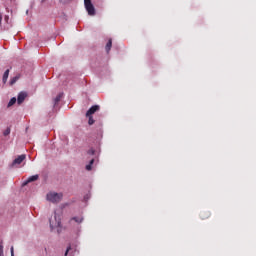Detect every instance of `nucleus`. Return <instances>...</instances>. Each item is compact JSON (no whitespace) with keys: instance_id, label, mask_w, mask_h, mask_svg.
Masks as SVG:
<instances>
[{"instance_id":"9d476101","label":"nucleus","mask_w":256,"mask_h":256,"mask_svg":"<svg viewBox=\"0 0 256 256\" xmlns=\"http://www.w3.org/2000/svg\"><path fill=\"white\" fill-rule=\"evenodd\" d=\"M111 47H113V40L109 39L105 47L107 53L111 51Z\"/></svg>"},{"instance_id":"aec40b11","label":"nucleus","mask_w":256,"mask_h":256,"mask_svg":"<svg viewBox=\"0 0 256 256\" xmlns=\"http://www.w3.org/2000/svg\"><path fill=\"white\" fill-rule=\"evenodd\" d=\"M0 256H3V245H0Z\"/></svg>"},{"instance_id":"6ab92c4d","label":"nucleus","mask_w":256,"mask_h":256,"mask_svg":"<svg viewBox=\"0 0 256 256\" xmlns=\"http://www.w3.org/2000/svg\"><path fill=\"white\" fill-rule=\"evenodd\" d=\"M2 23H3V15L0 13V27H1Z\"/></svg>"},{"instance_id":"4be33fe9","label":"nucleus","mask_w":256,"mask_h":256,"mask_svg":"<svg viewBox=\"0 0 256 256\" xmlns=\"http://www.w3.org/2000/svg\"><path fill=\"white\" fill-rule=\"evenodd\" d=\"M70 249H71V247H68V248H67V250H66V252H65V256H67V255H68V253H69Z\"/></svg>"},{"instance_id":"9b49d317","label":"nucleus","mask_w":256,"mask_h":256,"mask_svg":"<svg viewBox=\"0 0 256 256\" xmlns=\"http://www.w3.org/2000/svg\"><path fill=\"white\" fill-rule=\"evenodd\" d=\"M7 79H9V69H7L3 74V78H2L3 83H7Z\"/></svg>"},{"instance_id":"f8f14e48","label":"nucleus","mask_w":256,"mask_h":256,"mask_svg":"<svg viewBox=\"0 0 256 256\" xmlns=\"http://www.w3.org/2000/svg\"><path fill=\"white\" fill-rule=\"evenodd\" d=\"M20 77H21L20 75H17L15 77L11 78L10 85H15L17 83V81H19Z\"/></svg>"},{"instance_id":"20e7f679","label":"nucleus","mask_w":256,"mask_h":256,"mask_svg":"<svg viewBox=\"0 0 256 256\" xmlns=\"http://www.w3.org/2000/svg\"><path fill=\"white\" fill-rule=\"evenodd\" d=\"M101 107L99 105H94L92 106L87 112H86V117H91L92 115H95L97 111H99Z\"/></svg>"},{"instance_id":"39448f33","label":"nucleus","mask_w":256,"mask_h":256,"mask_svg":"<svg viewBox=\"0 0 256 256\" xmlns=\"http://www.w3.org/2000/svg\"><path fill=\"white\" fill-rule=\"evenodd\" d=\"M24 159H26L25 154H22V155L18 156L12 162V167H15V165H21L23 163Z\"/></svg>"},{"instance_id":"f3484780","label":"nucleus","mask_w":256,"mask_h":256,"mask_svg":"<svg viewBox=\"0 0 256 256\" xmlns=\"http://www.w3.org/2000/svg\"><path fill=\"white\" fill-rule=\"evenodd\" d=\"M11 133V128H7L5 131H4V136L7 137V135H10Z\"/></svg>"},{"instance_id":"f03ea898","label":"nucleus","mask_w":256,"mask_h":256,"mask_svg":"<svg viewBox=\"0 0 256 256\" xmlns=\"http://www.w3.org/2000/svg\"><path fill=\"white\" fill-rule=\"evenodd\" d=\"M49 222L51 229H57V227H61V216L54 212V216L50 218Z\"/></svg>"},{"instance_id":"423d86ee","label":"nucleus","mask_w":256,"mask_h":256,"mask_svg":"<svg viewBox=\"0 0 256 256\" xmlns=\"http://www.w3.org/2000/svg\"><path fill=\"white\" fill-rule=\"evenodd\" d=\"M25 99H27V92H20L17 97L18 105H21V103H23V101H25Z\"/></svg>"},{"instance_id":"412c9836","label":"nucleus","mask_w":256,"mask_h":256,"mask_svg":"<svg viewBox=\"0 0 256 256\" xmlns=\"http://www.w3.org/2000/svg\"><path fill=\"white\" fill-rule=\"evenodd\" d=\"M11 256H15V252H14L13 246L11 247Z\"/></svg>"},{"instance_id":"f257e3e1","label":"nucleus","mask_w":256,"mask_h":256,"mask_svg":"<svg viewBox=\"0 0 256 256\" xmlns=\"http://www.w3.org/2000/svg\"><path fill=\"white\" fill-rule=\"evenodd\" d=\"M46 199L47 201H50V203H60L63 199V193L49 192L46 195Z\"/></svg>"},{"instance_id":"2eb2a0df","label":"nucleus","mask_w":256,"mask_h":256,"mask_svg":"<svg viewBox=\"0 0 256 256\" xmlns=\"http://www.w3.org/2000/svg\"><path fill=\"white\" fill-rule=\"evenodd\" d=\"M16 103H17V98L13 97L10 99L8 103V107H13V105H15Z\"/></svg>"},{"instance_id":"0eeeda50","label":"nucleus","mask_w":256,"mask_h":256,"mask_svg":"<svg viewBox=\"0 0 256 256\" xmlns=\"http://www.w3.org/2000/svg\"><path fill=\"white\" fill-rule=\"evenodd\" d=\"M73 221L79 225V224L83 223V217H72L69 220V225H73Z\"/></svg>"},{"instance_id":"7ed1b4c3","label":"nucleus","mask_w":256,"mask_h":256,"mask_svg":"<svg viewBox=\"0 0 256 256\" xmlns=\"http://www.w3.org/2000/svg\"><path fill=\"white\" fill-rule=\"evenodd\" d=\"M84 5L88 15L90 16L95 15V6H93V3L91 2V0H84Z\"/></svg>"},{"instance_id":"a211bd4d","label":"nucleus","mask_w":256,"mask_h":256,"mask_svg":"<svg viewBox=\"0 0 256 256\" xmlns=\"http://www.w3.org/2000/svg\"><path fill=\"white\" fill-rule=\"evenodd\" d=\"M88 155H95V150L93 148L87 151Z\"/></svg>"},{"instance_id":"5701e85b","label":"nucleus","mask_w":256,"mask_h":256,"mask_svg":"<svg viewBox=\"0 0 256 256\" xmlns=\"http://www.w3.org/2000/svg\"><path fill=\"white\" fill-rule=\"evenodd\" d=\"M61 2L65 1V0H60Z\"/></svg>"},{"instance_id":"dca6fc26","label":"nucleus","mask_w":256,"mask_h":256,"mask_svg":"<svg viewBox=\"0 0 256 256\" xmlns=\"http://www.w3.org/2000/svg\"><path fill=\"white\" fill-rule=\"evenodd\" d=\"M87 117L89 118V120H88L89 125H93V123H95L93 116H87Z\"/></svg>"},{"instance_id":"1a4fd4ad","label":"nucleus","mask_w":256,"mask_h":256,"mask_svg":"<svg viewBox=\"0 0 256 256\" xmlns=\"http://www.w3.org/2000/svg\"><path fill=\"white\" fill-rule=\"evenodd\" d=\"M200 217L201 219L205 220V219H209L211 217V212L209 211H203L200 213Z\"/></svg>"},{"instance_id":"4468645a","label":"nucleus","mask_w":256,"mask_h":256,"mask_svg":"<svg viewBox=\"0 0 256 256\" xmlns=\"http://www.w3.org/2000/svg\"><path fill=\"white\" fill-rule=\"evenodd\" d=\"M94 163H95V159L90 160V163L86 165V171H91V169H93Z\"/></svg>"},{"instance_id":"6e6552de","label":"nucleus","mask_w":256,"mask_h":256,"mask_svg":"<svg viewBox=\"0 0 256 256\" xmlns=\"http://www.w3.org/2000/svg\"><path fill=\"white\" fill-rule=\"evenodd\" d=\"M37 179H39V175H33L30 176L26 182L23 183V185H27L28 183H33V181H37Z\"/></svg>"},{"instance_id":"ddd939ff","label":"nucleus","mask_w":256,"mask_h":256,"mask_svg":"<svg viewBox=\"0 0 256 256\" xmlns=\"http://www.w3.org/2000/svg\"><path fill=\"white\" fill-rule=\"evenodd\" d=\"M62 98H63V93L58 94V95L54 98V105H57V103H59V101H61Z\"/></svg>"}]
</instances>
